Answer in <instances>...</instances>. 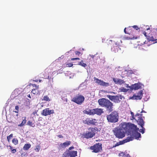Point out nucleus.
Segmentation results:
<instances>
[{
	"mask_svg": "<svg viewBox=\"0 0 157 157\" xmlns=\"http://www.w3.org/2000/svg\"><path fill=\"white\" fill-rule=\"evenodd\" d=\"M120 125V129H122L125 132H128L130 134V136L123 140L124 143L132 141L135 138L138 140L139 138H141V134L138 132L139 129L134 124L123 122L121 123Z\"/></svg>",
	"mask_w": 157,
	"mask_h": 157,
	"instance_id": "f257e3e1",
	"label": "nucleus"
},
{
	"mask_svg": "<svg viewBox=\"0 0 157 157\" xmlns=\"http://www.w3.org/2000/svg\"><path fill=\"white\" fill-rule=\"evenodd\" d=\"M131 119L132 120L134 119L138 124L140 126L141 128H140L139 131L142 134H143L144 132L145 129L143 127L144 122L143 119L142 117V114H139V113H137L135 116H134V113L133 112L131 111Z\"/></svg>",
	"mask_w": 157,
	"mask_h": 157,
	"instance_id": "f03ea898",
	"label": "nucleus"
},
{
	"mask_svg": "<svg viewBox=\"0 0 157 157\" xmlns=\"http://www.w3.org/2000/svg\"><path fill=\"white\" fill-rule=\"evenodd\" d=\"M98 102L99 105L102 107H105L107 110L110 111L112 110V103L108 100L102 98L98 100Z\"/></svg>",
	"mask_w": 157,
	"mask_h": 157,
	"instance_id": "7ed1b4c3",
	"label": "nucleus"
},
{
	"mask_svg": "<svg viewBox=\"0 0 157 157\" xmlns=\"http://www.w3.org/2000/svg\"><path fill=\"white\" fill-rule=\"evenodd\" d=\"M118 114L117 112L113 111L107 116V119L109 122L115 123L118 121Z\"/></svg>",
	"mask_w": 157,
	"mask_h": 157,
	"instance_id": "20e7f679",
	"label": "nucleus"
},
{
	"mask_svg": "<svg viewBox=\"0 0 157 157\" xmlns=\"http://www.w3.org/2000/svg\"><path fill=\"white\" fill-rule=\"evenodd\" d=\"M154 32H155V33L151 35L148 36H147V39L149 41H151L153 42V43L157 42V29H154ZM144 34L145 36L147 37L146 33L144 32Z\"/></svg>",
	"mask_w": 157,
	"mask_h": 157,
	"instance_id": "39448f33",
	"label": "nucleus"
},
{
	"mask_svg": "<svg viewBox=\"0 0 157 157\" xmlns=\"http://www.w3.org/2000/svg\"><path fill=\"white\" fill-rule=\"evenodd\" d=\"M114 134L118 138H122L125 136V132L122 129L116 128L114 131Z\"/></svg>",
	"mask_w": 157,
	"mask_h": 157,
	"instance_id": "423d86ee",
	"label": "nucleus"
},
{
	"mask_svg": "<svg viewBox=\"0 0 157 157\" xmlns=\"http://www.w3.org/2000/svg\"><path fill=\"white\" fill-rule=\"evenodd\" d=\"M95 130L93 128H90L87 132L83 134L84 136L86 138H89L92 137L95 134Z\"/></svg>",
	"mask_w": 157,
	"mask_h": 157,
	"instance_id": "0eeeda50",
	"label": "nucleus"
},
{
	"mask_svg": "<svg viewBox=\"0 0 157 157\" xmlns=\"http://www.w3.org/2000/svg\"><path fill=\"white\" fill-rule=\"evenodd\" d=\"M84 97L82 95H78L76 97L73 98L72 100L73 101L78 104H81L84 100Z\"/></svg>",
	"mask_w": 157,
	"mask_h": 157,
	"instance_id": "6e6552de",
	"label": "nucleus"
},
{
	"mask_svg": "<svg viewBox=\"0 0 157 157\" xmlns=\"http://www.w3.org/2000/svg\"><path fill=\"white\" fill-rule=\"evenodd\" d=\"M90 112L88 113V114L90 115H93L95 114H97L98 115H100L103 113V110L100 109H93L92 110H89Z\"/></svg>",
	"mask_w": 157,
	"mask_h": 157,
	"instance_id": "1a4fd4ad",
	"label": "nucleus"
},
{
	"mask_svg": "<svg viewBox=\"0 0 157 157\" xmlns=\"http://www.w3.org/2000/svg\"><path fill=\"white\" fill-rule=\"evenodd\" d=\"M101 148V144L100 143H98L90 147V149L93 150V152L96 153L98 152Z\"/></svg>",
	"mask_w": 157,
	"mask_h": 157,
	"instance_id": "9d476101",
	"label": "nucleus"
},
{
	"mask_svg": "<svg viewBox=\"0 0 157 157\" xmlns=\"http://www.w3.org/2000/svg\"><path fill=\"white\" fill-rule=\"evenodd\" d=\"M54 113L53 110H51L49 108H47L43 110L41 112V114L44 116L50 115Z\"/></svg>",
	"mask_w": 157,
	"mask_h": 157,
	"instance_id": "9b49d317",
	"label": "nucleus"
},
{
	"mask_svg": "<svg viewBox=\"0 0 157 157\" xmlns=\"http://www.w3.org/2000/svg\"><path fill=\"white\" fill-rule=\"evenodd\" d=\"M97 120L95 119L92 118H88L86 119L85 120L83 121V122L84 124H92L95 125H97Z\"/></svg>",
	"mask_w": 157,
	"mask_h": 157,
	"instance_id": "f8f14e48",
	"label": "nucleus"
},
{
	"mask_svg": "<svg viewBox=\"0 0 157 157\" xmlns=\"http://www.w3.org/2000/svg\"><path fill=\"white\" fill-rule=\"evenodd\" d=\"M143 94V91H139L137 94H135L132 97L130 98V99L134 100H139L141 99Z\"/></svg>",
	"mask_w": 157,
	"mask_h": 157,
	"instance_id": "ddd939ff",
	"label": "nucleus"
},
{
	"mask_svg": "<svg viewBox=\"0 0 157 157\" xmlns=\"http://www.w3.org/2000/svg\"><path fill=\"white\" fill-rule=\"evenodd\" d=\"M94 81L95 82L97 83L99 85L104 86L107 87L109 86V84L108 83L105 82L103 81L100 80L95 77L94 78Z\"/></svg>",
	"mask_w": 157,
	"mask_h": 157,
	"instance_id": "4468645a",
	"label": "nucleus"
},
{
	"mask_svg": "<svg viewBox=\"0 0 157 157\" xmlns=\"http://www.w3.org/2000/svg\"><path fill=\"white\" fill-rule=\"evenodd\" d=\"M144 87V85L140 83H135L130 86L129 88L131 90H137L139 89L142 88Z\"/></svg>",
	"mask_w": 157,
	"mask_h": 157,
	"instance_id": "2eb2a0df",
	"label": "nucleus"
},
{
	"mask_svg": "<svg viewBox=\"0 0 157 157\" xmlns=\"http://www.w3.org/2000/svg\"><path fill=\"white\" fill-rule=\"evenodd\" d=\"M22 89L21 88L16 89L12 92V96L15 97L17 96L22 91Z\"/></svg>",
	"mask_w": 157,
	"mask_h": 157,
	"instance_id": "dca6fc26",
	"label": "nucleus"
},
{
	"mask_svg": "<svg viewBox=\"0 0 157 157\" xmlns=\"http://www.w3.org/2000/svg\"><path fill=\"white\" fill-rule=\"evenodd\" d=\"M113 81L116 84L121 85L125 83L123 80L118 78H113Z\"/></svg>",
	"mask_w": 157,
	"mask_h": 157,
	"instance_id": "f3484780",
	"label": "nucleus"
},
{
	"mask_svg": "<svg viewBox=\"0 0 157 157\" xmlns=\"http://www.w3.org/2000/svg\"><path fill=\"white\" fill-rule=\"evenodd\" d=\"M107 97L112 101H113L116 102H117V96H115L110 95H107Z\"/></svg>",
	"mask_w": 157,
	"mask_h": 157,
	"instance_id": "a211bd4d",
	"label": "nucleus"
},
{
	"mask_svg": "<svg viewBox=\"0 0 157 157\" xmlns=\"http://www.w3.org/2000/svg\"><path fill=\"white\" fill-rule=\"evenodd\" d=\"M120 49L118 46V44L117 42L115 43V46H113L111 48V50L112 51L114 52H117L119 50V49Z\"/></svg>",
	"mask_w": 157,
	"mask_h": 157,
	"instance_id": "6ab92c4d",
	"label": "nucleus"
},
{
	"mask_svg": "<svg viewBox=\"0 0 157 157\" xmlns=\"http://www.w3.org/2000/svg\"><path fill=\"white\" fill-rule=\"evenodd\" d=\"M71 142L70 141H67L64 143H61L60 145L63 148H65L70 145Z\"/></svg>",
	"mask_w": 157,
	"mask_h": 157,
	"instance_id": "aec40b11",
	"label": "nucleus"
},
{
	"mask_svg": "<svg viewBox=\"0 0 157 157\" xmlns=\"http://www.w3.org/2000/svg\"><path fill=\"white\" fill-rule=\"evenodd\" d=\"M68 151L69 156L70 157H74L77 155V151Z\"/></svg>",
	"mask_w": 157,
	"mask_h": 157,
	"instance_id": "412c9836",
	"label": "nucleus"
},
{
	"mask_svg": "<svg viewBox=\"0 0 157 157\" xmlns=\"http://www.w3.org/2000/svg\"><path fill=\"white\" fill-rule=\"evenodd\" d=\"M31 146V145L30 144H27L24 145L23 147V149L25 151L28 150Z\"/></svg>",
	"mask_w": 157,
	"mask_h": 157,
	"instance_id": "4be33fe9",
	"label": "nucleus"
},
{
	"mask_svg": "<svg viewBox=\"0 0 157 157\" xmlns=\"http://www.w3.org/2000/svg\"><path fill=\"white\" fill-rule=\"evenodd\" d=\"M26 122V117H24V119L23 120V121L20 124L18 125L19 126L22 127L25 124Z\"/></svg>",
	"mask_w": 157,
	"mask_h": 157,
	"instance_id": "5701e85b",
	"label": "nucleus"
},
{
	"mask_svg": "<svg viewBox=\"0 0 157 157\" xmlns=\"http://www.w3.org/2000/svg\"><path fill=\"white\" fill-rule=\"evenodd\" d=\"M42 101H50L51 100L49 98V97L47 96H44L43 98L42 99Z\"/></svg>",
	"mask_w": 157,
	"mask_h": 157,
	"instance_id": "b1692460",
	"label": "nucleus"
},
{
	"mask_svg": "<svg viewBox=\"0 0 157 157\" xmlns=\"http://www.w3.org/2000/svg\"><path fill=\"white\" fill-rule=\"evenodd\" d=\"M68 151H66L62 155V157H69Z\"/></svg>",
	"mask_w": 157,
	"mask_h": 157,
	"instance_id": "393cba45",
	"label": "nucleus"
},
{
	"mask_svg": "<svg viewBox=\"0 0 157 157\" xmlns=\"http://www.w3.org/2000/svg\"><path fill=\"white\" fill-rule=\"evenodd\" d=\"M117 96V102H118L119 101H121V100L122 99V98H124L121 95H119Z\"/></svg>",
	"mask_w": 157,
	"mask_h": 157,
	"instance_id": "a878e982",
	"label": "nucleus"
},
{
	"mask_svg": "<svg viewBox=\"0 0 157 157\" xmlns=\"http://www.w3.org/2000/svg\"><path fill=\"white\" fill-rule=\"evenodd\" d=\"M68 74L70 75L69 76V78H72L75 75V74L74 73H72L70 71L67 72V73L65 74V75H66V74Z\"/></svg>",
	"mask_w": 157,
	"mask_h": 157,
	"instance_id": "bb28decb",
	"label": "nucleus"
},
{
	"mask_svg": "<svg viewBox=\"0 0 157 157\" xmlns=\"http://www.w3.org/2000/svg\"><path fill=\"white\" fill-rule=\"evenodd\" d=\"M119 90L120 91L125 92L128 91V89L124 87H121L119 89Z\"/></svg>",
	"mask_w": 157,
	"mask_h": 157,
	"instance_id": "cd10ccee",
	"label": "nucleus"
},
{
	"mask_svg": "<svg viewBox=\"0 0 157 157\" xmlns=\"http://www.w3.org/2000/svg\"><path fill=\"white\" fill-rule=\"evenodd\" d=\"M38 90L37 89H33L32 93L34 94H37L38 93Z\"/></svg>",
	"mask_w": 157,
	"mask_h": 157,
	"instance_id": "c85d7f7f",
	"label": "nucleus"
},
{
	"mask_svg": "<svg viewBox=\"0 0 157 157\" xmlns=\"http://www.w3.org/2000/svg\"><path fill=\"white\" fill-rule=\"evenodd\" d=\"M78 65L84 67L87 66L86 64V63H83V61L79 62L78 63Z\"/></svg>",
	"mask_w": 157,
	"mask_h": 157,
	"instance_id": "c756f323",
	"label": "nucleus"
},
{
	"mask_svg": "<svg viewBox=\"0 0 157 157\" xmlns=\"http://www.w3.org/2000/svg\"><path fill=\"white\" fill-rule=\"evenodd\" d=\"M40 149V146L39 145H38L36 146L35 150L36 152H39Z\"/></svg>",
	"mask_w": 157,
	"mask_h": 157,
	"instance_id": "7c9ffc66",
	"label": "nucleus"
},
{
	"mask_svg": "<svg viewBox=\"0 0 157 157\" xmlns=\"http://www.w3.org/2000/svg\"><path fill=\"white\" fill-rule=\"evenodd\" d=\"M12 142L15 145H17L18 143V141L17 139H14L12 140Z\"/></svg>",
	"mask_w": 157,
	"mask_h": 157,
	"instance_id": "2f4dec72",
	"label": "nucleus"
},
{
	"mask_svg": "<svg viewBox=\"0 0 157 157\" xmlns=\"http://www.w3.org/2000/svg\"><path fill=\"white\" fill-rule=\"evenodd\" d=\"M13 134H11L7 137V139L9 142L10 141L12 138L13 137Z\"/></svg>",
	"mask_w": 157,
	"mask_h": 157,
	"instance_id": "473e14b6",
	"label": "nucleus"
},
{
	"mask_svg": "<svg viewBox=\"0 0 157 157\" xmlns=\"http://www.w3.org/2000/svg\"><path fill=\"white\" fill-rule=\"evenodd\" d=\"M13 114L15 117H17L18 115V112L13 111Z\"/></svg>",
	"mask_w": 157,
	"mask_h": 157,
	"instance_id": "72a5a7b5",
	"label": "nucleus"
},
{
	"mask_svg": "<svg viewBox=\"0 0 157 157\" xmlns=\"http://www.w3.org/2000/svg\"><path fill=\"white\" fill-rule=\"evenodd\" d=\"M126 154L125 153H124L123 152H121L118 155L120 156H122L124 157V156Z\"/></svg>",
	"mask_w": 157,
	"mask_h": 157,
	"instance_id": "f704fd0d",
	"label": "nucleus"
},
{
	"mask_svg": "<svg viewBox=\"0 0 157 157\" xmlns=\"http://www.w3.org/2000/svg\"><path fill=\"white\" fill-rule=\"evenodd\" d=\"M27 124L31 126L32 127H34V125H33V124L32 123V122L30 121H28L27 123Z\"/></svg>",
	"mask_w": 157,
	"mask_h": 157,
	"instance_id": "c9c22d12",
	"label": "nucleus"
},
{
	"mask_svg": "<svg viewBox=\"0 0 157 157\" xmlns=\"http://www.w3.org/2000/svg\"><path fill=\"white\" fill-rule=\"evenodd\" d=\"M94 56L91 55H89L88 56V58H89L90 57V58H89V59L90 60H92L91 58L92 59H93L94 57Z\"/></svg>",
	"mask_w": 157,
	"mask_h": 157,
	"instance_id": "e433bc0d",
	"label": "nucleus"
},
{
	"mask_svg": "<svg viewBox=\"0 0 157 157\" xmlns=\"http://www.w3.org/2000/svg\"><path fill=\"white\" fill-rule=\"evenodd\" d=\"M73 64L72 63H70L67 64V66L68 67H71L72 66Z\"/></svg>",
	"mask_w": 157,
	"mask_h": 157,
	"instance_id": "4c0bfd02",
	"label": "nucleus"
},
{
	"mask_svg": "<svg viewBox=\"0 0 157 157\" xmlns=\"http://www.w3.org/2000/svg\"><path fill=\"white\" fill-rule=\"evenodd\" d=\"M124 142L123 141H122V142H121V143H120V144H119L118 143H117V144H116L115 145V147H116V146H118V145H119L120 144H124Z\"/></svg>",
	"mask_w": 157,
	"mask_h": 157,
	"instance_id": "58836bf2",
	"label": "nucleus"
},
{
	"mask_svg": "<svg viewBox=\"0 0 157 157\" xmlns=\"http://www.w3.org/2000/svg\"><path fill=\"white\" fill-rule=\"evenodd\" d=\"M132 27L136 30H137L138 29H139L138 27L136 25H134L133 26H132Z\"/></svg>",
	"mask_w": 157,
	"mask_h": 157,
	"instance_id": "ea45409f",
	"label": "nucleus"
},
{
	"mask_svg": "<svg viewBox=\"0 0 157 157\" xmlns=\"http://www.w3.org/2000/svg\"><path fill=\"white\" fill-rule=\"evenodd\" d=\"M12 152L13 153H15L16 151V150L15 149H13L11 150Z\"/></svg>",
	"mask_w": 157,
	"mask_h": 157,
	"instance_id": "a19ab883",
	"label": "nucleus"
},
{
	"mask_svg": "<svg viewBox=\"0 0 157 157\" xmlns=\"http://www.w3.org/2000/svg\"><path fill=\"white\" fill-rule=\"evenodd\" d=\"M77 59H79V58H72L71 59V60H77Z\"/></svg>",
	"mask_w": 157,
	"mask_h": 157,
	"instance_id": "79ce46f5",
	"label": "nucleus"
},
{
	"mask_svg": "<svg viewBox=\"0 0 157 157\" xmlns=\"http://www.w3.org/2000/svg\"><path fill=\"white\" fill-rule=\"evenodd\" d=\"M15 109L16 110L18 111L19 109V107L18 105H16L15 107Z\"/></svg>",
	"mask_w": 157,
	"mask_h": 157,
	"instance_id": "37998d69",
	"label": "nucleus"
},
{
	"mask_svg": "<svg viewBox=\"0 0 157 157\" xmlns=\"http://www.w3.org/2000/svg\"><path fill=\"white\" fill-rule=\"evenodd\" d=\"M124 157H131L128 154H127L124 156Z\"/></svg>",
	"mask_w": 157,
	"mask_h": 157,
	"instance_id": "c03bdc74",
	"label": "nucleus"
},
{
	"mask_svg": "<svg viewBox=\"0 0 157 157\" xmlns=\"http://www.w3.org/2000/svg\"><path fill=\"white\" fill-rule=\"evenodd\" d=\"M57 136L60 138H63V136L62 135H57Z\"/></svg>",
	"mask_w": 157,
	"mask_h": 157,
	"instance_id": "a18cd8bd",
	"label": "nucleus"
},
{
	"mask_svg": "<svg viewBox=\"0 0 157 157\" xmlns=\"http://www.w3.org/2000/svg\"><path fill=\"white\" fill-rule=\"evenodd\" d=\"M74 148V147L73 146L72 147H70L69 148V150H71V149H73Z\"/></svg>",
	"mask_w": 157,
	"mask_h": 157,
	"instance_id": "49530a36",
	"label": "nucleus"
},
{
	"mask_svg": "<svg viewBox=\"0 0 157 157\" xmlns=\"http://www.w3.org/2000/svg\"><path fill=\"white\" fill-rule=\"evenodd\" d=\"M80 54V52L78 51H76L75 52V54L77 55H79Z\"/></svg>",
	"mask_w": 157,
	"mask_h": 157,
	"instance_id": "de8ad7c7",
	"label": "nucleus"
},
{
	"mask_svg": "<svg viewBox=\"0 0 157 157\" xmlns=\"http://www.w3.org/2000/svg\"><path fill=\"white\" fill-rule=\"evenodd\" d=\"M125 86L126 87H128V88H129V87L130 86H129L127 84H125Z\"/></svg>",
	"mask_w": 157,
	"mask_h": 157,
	"instance_id": "09e8293b",
	"label": "nucleus"
},
{
	"mask_svg": "<svg viewBox=\"0 0 157 157\" xmlns=\"http://www.w3.org/2000/svg\"><path fill=\"white\" fill-rule=\"evenodd\" d=\"M34 85H35V87L36 88V89H38L39 88V86H37L35 84H34Z\"/></svg>",
	"mask_w": 157,
	"mask_h": 157,
	"instance_id": "8fccbe9b",
	"label": "nucleus"
},
{
	"mask_svg": "<svg viewBox=\"0 0 157 157\" xmlns=\"http://www.w3.org/2000/svg\"><path fill=\"white\" fill-rule=\"evenodd\" d=\"M126 28H125L124 29V33L126 34V33H127V34H129V33H127L126 32Z\"/></svg>",
	"mask_w": 157,
	"mask_h": 157,
	"instance_id": "3c124183",
	"label": "nucleus"
},
{
	"mask_svg": "<svg viewBox=\"0 0 157 157\" xmlns=\"http://www.w3.org/2000/svg\"><path fill=\"white\" fill-rule=\"evenodd\" d=\"M36 113H37V112H36V111H35L33 112V113H32V114L34 115Z\"/></svg>",
	"mask_w": 157,
	"mask_h": 157,
	"instance_id": "603ef678",
	"label": "nucleus"
},
{
	"mask_svg": "<svg viewBox=\"0 0 157 157\" xmlns=\"http://www.w3.org/2000/svg\"><path fill=\"white\" fill-rule=\"evenodd\" d=\"M27 96L28 97H29L30 98H31V96H30V94H28V95H27Z\"/></svg>",
	"mask_w": 157,
	"mask_h": 157,
	"instance_id": "864d4df0",
	"label": "nucleus"
},
{
	"mask_svg": "<svg viewBox=\"0 0 157 157\" xmlns=\"http://www.w3.org/2000/svg\"><path fill=\"white\" fill-rule=\"evenodd\" d=\"M133 38H134L133 37V38H130V37H129V38L128 37L127 38V39H133Z\"/></svg>",
	"mask_w": 157,
	"mask_h": 157,
	"instance_id": "5fc2aeb1",
	"label": "nucleus"
},
{
	"mask_svg": "<svg viewBox=\"0 0 157 157\" xmlns=\"http://www.w3.org/2000/svg\"><path fill=\"white\" fill-rule=\"evenodd\" d=\"M147 30H150V28H149V27H148V28H146Z\"/></svg>",
	"mask_w": 157,
	"mask_h": 157,
	"instance_id": "6e6d98bb",
	"label": "nucleus"
},
{
	"mask_svg": "<svg viewBox=\"0 0 157 157\" xmlns=\"http://www.w3.org/2000/svg\"><path fill=\"white\" fill-rule=\"evenodd\" d=\"M141 113H146V112L144 111V110H142L141 112Z\"/></svg>",
	"mask_w": 157,
	"mask_h": 157,
	"instance_id": "4d7b16f0",
	"label": "nucleus"
},
{
	"mask_svg": "<svg viewBox=\"0 0 157 157\" xmlns=\"http://www.w3.org/2000/svg\"><path fill=\"white\" fill-rule=\"evenodd\" d=\"M31 85H32L33 87H35V85H34V84H31ZM30 86H31V85H30Z\"/></svg>",
	"mask_w": 157,
	"mask_h": 157,
	"instance_id": "13d9d810",
	"label": "nucleus"
},
{
	"mask_svg": "<svg viewBox=\"0 0 157 157\" xmlns=\"http://www.w3.org/2000/svg\"><path fill=\"white\" fill-rule=\"evenodd\" d=\"M83 85V84H81L80 85V86H79V87H80L82 86Z\"/></svg>",
	"mask_w": 157,
	"mask_h": 157,
	"instance_id": "bf43d9fd",
	"label": "nucleus"
},
{
	"mask_svg": "<svg viewBox=\"0 0 157 157\" xmlns=\"http://www.w3.org/2000/svg\"><path fill=\"white\" fill-rule=\"evenodd\" d=\"M41 81L40 80H39V82H41Z\"/></svg>",
	"mask_w": 157,
	"mask_h": 157,
	"instance_id": "052dcab7",
	"label": "nucleus"
},
{
	"mask_svg": "<svg viewBox=\"0 0 157 157\" xmlns=\"http://www.w3.org/2000/svg\"><path fill=\"white\" fill-rule=\"evenodd\" d=\"M130 27H129L128 28V29Z\"/></svg>",
	"mask_w": 157,
	"mask_h": 157,
	"instance_id": "680f3d73",
	"label": "nucleus"
}]
</instances>
